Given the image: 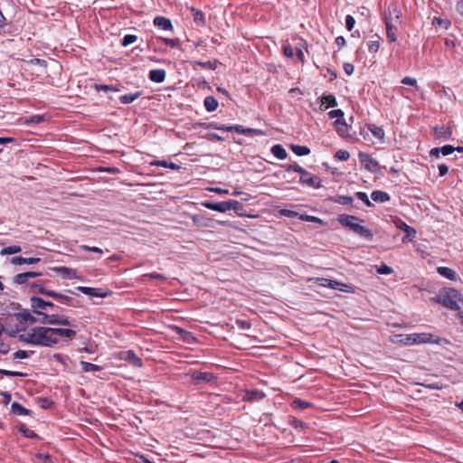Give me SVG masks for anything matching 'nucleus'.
Masks as SVG:
<instances>
[{"mask_svg":"<svg viewBox=\"0 0 463 463\" xmlns=\"http://www.w3.org/2000/svg\"><path fill=\"white\" fill-rule=\"evenodd\" d=\"M289 424L296 430H303L305 427H306V424L299 420H297V419H291L289 420Z\"/></svg>","mask_w":463,"mask_h":463,"instance_id":"8fccbe9b","label":"nucleus"},{"mask_svg":"<svg viewBox=\"0 0 463 463\" xmlns=\"http://www.w3.org/2000/svg\"><path fill=\"white\" fill-rule=\"evenodd\" d=\"M439 149L443 156H449V155L452 154L456 148L453 146L446 145V146H443L442 147H440Z\"/></svg>","mask_w":463,"mask_h":463,"instance_id":"6e6d98bb","label":"nucleus"},{"mask_svg":"<svg viewBox=\"0 0 463 463\" xmlns=\"http://www.w3.org/2000/svg\"><path fill=\"white\" fill-rule=\"evenodd\" d=\"M15 316L20 322L29 324H35L36 322H40V319H36L27 309H24L23 311L17 313Z\"/></svg>","mask_w":463,"mask_h":463,"instance_id":"f3484780","label":"nucleus"},{"mask_svg":"<svg viewBox=\"0 0 463 463\" xmlns=\"http://www.w3.org/2000/svg\"><path fill=\"white\" fill-rule=\"evenodd\" d=\"M284 167L286 168L287 171H294L300 175L305 172V169L302 166H300L299 165H298L297 163L285 165Z\"/></svg>","mask_w":463,"mask_h":463,"instance_id":"a18cd8bd","label":"nucleus"},{"mask_svg":"<svg viewBox=\"0 0 463 463\" xmlns=\"http://www.w3.org/2000/svg\"><path fill=\"white\" fill-rule=\"evenodd\" d=\"M218 100L213 96H207L203 101L205 109L209 112L216 110V109L218 108Z\"/></svg>","mask_w":463,"mask_h":463,"instance_id":"bb28decb","label":"nucleus"},{"mask_svg":"<svg viewBox=\"0 0 463 463\" xmlns=\"http://www.w3.org/2000/svg\"><path fill=\"white\" fill-rule=\"evenodd\" d=\"M141 95L140 91L135 93L125 94L119 97V100L122 104H129L135 101Z\"/></svg>","mask_w":463,"mask_h":463,"instance_id":"7c9ffc66","label":"nucleus"},{"mask_svg":"<svg viewBox=\"0 0 463 463\" xmlns=\"http://www.w3.org/2000/svg\"><path fill=\"white\" fill-rule=\"evenodd\" d=\"M12 413L14 415H30L31 411L25 407H12Z\"/></svg>","mask_w":463,"mask_h":463,"instance_id":"37998d69","label":"nucleus"},{"mask_svg":"<svg viewBox=\"0 0 463 463\" xmlns=\"http://www.w3.org/2000/svg\"><path fill=\"white\" fill-rule=\"evenodd\" d=\"M336 106H337V101H336L335 97L333 94L324 95L321 97V105H320L321 110H326L329 107L334 108Z\"/></svg>","mask_w":463,"mask_h":463,"instance_id":"dca6fc26","label":"nucleus"},{"mask_svg":"<svg viewBox=\"0 0 463 463\" xmlns=\"http://www.w3.org/2000/svg\"><path fill=\"white\" fill-rule=\"evenodd\" d=\"M19 340L35 345V327L30 329L27 333L20 335Z\"/></svg>","mask_w":463,"mask_h":463,"instance_id":"4be33fe9","label":"nucleus"},{"mask_svg":"<svg viewBox=\"0 0 463 463\" xmlns=\"http://www.w3.org/2000/svg\"><path fill=\"white\" fill-rule=\"evenodd\" d=\"M120 358L130 363L136 367H141L143 365L142 360L132 350L122 352Z\"/></svg>","mask_w":463,"mask_h":463,"instance_id":"9b49d317","label":"nucleus"},{"mask_svg":"<svg viewBox=\"0 0 463 463\" xmlns=\"http://www.w3.org/2000/svg\"><path fill=\"white\" fill-rule=\"evenodd\" d=\"M335 157L338 160L345 161L350 157V154L346 150L340 149L335 153Z\"/></svg>","mask_w":463,"mask_h":463,"instance_id":"09e8293b","label":"nucleus"},{"mask_svg":"<svg viewBox=\"0 0 463 463\" xmlns=\"http://www.w3.org/2000/svg\"><path fill=\"white\" fill-rule=\"evenodd\" d=\"M371 198L376 203H385L390 200V195L383 191H373L371 194Z\"/></svg>","mask_w":463,"mask_h":463,"instance_id":"393cba45","label":"nucleus"},{"mask_svg":"<svg viewBox=\"0 0 463 463\" xmlns=\"http://www.w3.org/2000/svg\"><path fill=\"white\" fill-rule=\"evenodd\" d=\"M165 71L163 69L151 70L149 71V80L156 83H161L165 80Z\"/></svg>","mask_w":463,"mask_h":463,"instance_id":"a211bd4d","label":"nucleus"},{"mask_svg":"<svg viewBox=\"0 0 463 463\" xmlns=\"http://www.w3.org/2000/svg\"><path fill=\"white\" fill-rule=\"evenodd\" d=\"M80 365H81L82 371L86 372V373L87 372H97V371H100L101 370L100 366L93 364L89 363V362H81Z\"/></svg>","mask_w":463,"mask_h":463,"instance_id":"e433bc0d","label":"nucleus"},{"mask_svg":"<svg viewBox=\"0 0 463 463\" xmlns=\"http://www.w3.org/2000/svg\"><path fill=\"white\" fill-rule=\"evenodd\" d=\"M435 137L441 140H448L451 137L452 131L450 128L440 126L434 128Z\"/></svg>","mask_w":463,"mask_h":463,"instance_id":"2eb2a0df","label":"nucleus"},{"mask_svg":"<svg viewBox=\"0 0 463 463\" xmlns=\"http://www.w3.org/2000/svg\"><path fill=\"white\" fill-rule=\"evenodd\" d=\"M192 14H193V18H194V22L196 24V25L198 26H203L205 24V19H204V14L202 11L200 10H196L194 8H192Z\"/></svg>","mask_w":463,"mask_h":463,"instance_id":"c85d7f7f","label":"nucleus"},{"mask_svg":"<svg viewBox=\"0 0 463 463\" xmlns=\"http://www.w3.org/2000/svg\"><path fill=\"white\" fill-rule=\"evenodd\" d=\"M264 397V394L260 391L248 392L243 400L250 402H259Z\"/></svg>","mask_w":463,"mask_h":463,"instance_id":"5701e85b","label":"nucleus"},{"mask_svg":"<svg viewBox=\"0 0 463 463\" xmlns=\"http://www.w3.org/2000/svg\"><path fill=\"white\" fill-rule=\"evenodd\" d=\"M456 10L463 18V0H458L456 4Z\"/></svg>","mask_w":463,"mask_h":463,"instance_id":"774afa93","label":"nucleus"},{"mask_svg":"<svg viewBox=\"0 0 463 463\" xmlns=\"http://www.w3.org/2000/svg\"><path fill=\"white\" fill-rule=\"evenodd\" d=\"M354 24H355L354 18L352 15H350V14L346 15V17H345V26H346V29L348 31H352L353 30V28L354 26Z\"/></svg>","mask_w":463,"mask_h":463,"instance_id":"5fc2aeb1","label":"nucleus"},{"mask_svg":"<svg viewBox=\"0 0 463 463\" xmlns=\"http://www.w3.org/2000/svg\"><path fill=\"white\" fill-rule=\"evenodd\" d=\"M56 345L52 327H35V345L51 347Z\"/></svg>","mask_w":463,"mask_h":463,"instance_id":"7ed1b4c3","label":"nucleus"},{"mask_svg":"<svg viewBox=\"0 0 463 463\" xmlns=\"http://www.w3.org/2000/svg\"><path fill=\"white\" fill-rule=\"evenodd\" d=\"M401 17V10L397 6H393L392 10H390V16L388 18H392L393 23L400 24L402 23Z\"/></svg>","mask_w":463,"mask_h":463,"instance_id":"c9c22d12","label":"nucleus"},{"mask_svg":"<svg viewBox=\"0 0 463 463\" xmlns=\"http://www.w3.org/2000/svg\"><path fill=\"white\" fill-rule=\"evenodd\" d=\"M40 323L49 325H63L70 326L71 322L68 318L60 317L58 315L45 316L43 318H40Z\"/></svg>","mask_w":463,"mask_h":463,"instance_id":"1a4fd4ad","label":"nucleus"},{"mask_svg":"<svg viewBox=\"0 0 463 463\" xmlns=\"http://www.w3.org/2000/svg\"><path fill=\"white\" fill-rule=\"evenodd\" d=\"M31 307L33 312L40 316L41 318H43L45 316H49L48 314H46V311H48L50 308L55 307V306L52 302L45 301L37 297L31 298Z\"/></svg>","mask_w":463,"mask_h":463,"instance_id":"39448f33","label":"nucleus"},{"mask_svg":"<svg viewBox=\"0 0 463 463\" xmlns=\"http://www.w3.org/2000/svg\"><path fill=\"white\" fill-rule=\"evenodd\" d=\"M280 213L283 215V216H286V217H288V218H294L298 215V213L295 212V211H292V210H288V209H283L280 211Z\"/></svg>","mask_w":463,"mask_h":463,"instance_id":"338daca9","label":"nucleus"},{"mask_svg":"<svg viewBox=\"0 0 463 463\" xmlns=\"http://www.w3.org/2000/svg\"><path fill=\"white\" fill-rule=\"evenodd\" d=\"M369 129L371 131V133L378 139H383V137H384V130L380 128V127H377L375 125H372L369 127Z\"/></svg>","mask_w":463,"mask_h":463,"instance_id":"58836bf2","label":"nucleus"},{"mask_svg":"<svg viewBox=\"0 0 463 463\" xmlns=\"http://www.w3.org/2000/svg\"><path fill=\"white\" fill-rule=\"evenodd\" d=\"M433 24H437L442 26L445 29H449V26L451 25V22L449 20L442 19L440 17H434Z\"/></svg>","mask_w":463,"mask_h":463,"instance_id":"79ce46f5","label":"nucleus"},{"mask_svg":"<svg viewBox=\"0 0 463 463\" xmlns=\"http://www.w3.org/2000/svg\"><path fill=\"white\" fill-rule=\"evenodd\" d=\"M56 344L60 338H73L76 335V331L68 328H52Z\"/></svg>","mask_w":463,"mask_h":463,"instance_id":"ddd939ff","label":"nucleus"},{"mask_svg":"<svg viewBox=\"0 0 463 463\" xmlns=\"http://www.w3.org/2000/svg\"><path fill=\"white\" fill-rule=\"evenodd\" d=\"M291 150L298 156H307L310 153V149L305 146L292 145Z\"/></svg>","mask_w":463,"mask_h":463,"instance_id":"f704fd0d","label":"nucleus"},{"mask_svg":"<svg viewBox=\"0 0 463 463\" xmlns=\"http://www.w3.org/2000/svg\"><path fill=\"white\" fill-rule=\"evenodd\" d=\"M328 115H329V117L331 118H336V120L335 122V125H340L341 124L343 126H346L345 122L341 119L344 117L343 110H341V109H334V110L329 111Z\"/></svg>","mask_w":463,"mask_h":463,"instance_id":"2f4dec72","label":"nucleus"},{"mask_svg":"<svg viewBox=\"0 0 463 463\" xmlns=\"http://www.w3.org/2000/svg\"><path fill=\"white\" fill-rule=\"evenodd\" d=\"M57 271L69 279L75 278L76 276V271L74 269L66 267H60L57 269Z\"/></svg>","mask_w":463,"mask_h":463,"instance_id":"ea45409f","label":"nucleus"},{"mask_svg":"<svg viewBox=\"0 0 463 463\" xmlns=\"http://www.w3.org/2000/svg\"><path fill=\"white\" fill-rule=\"evenodd\" d=\"M41 273L39 272H33V271H28L24 273H20L14 276V282L19 285L26 283L30 279H34L38 276H40Z\"/></svg>","mask_w":463,"mask_h":463,"instance_id":"4468645a","label":"nucleus"},{"mask_svg":"<svg viewBox=\"0 0 463 463\" xmlns=\"http://www.w3.org/2000/svg\"><path fill=\"white\" fill-rule=\"evenodd\" d=\"M137 37L134 34H127L123 37L121 44L123 46H128L137 41Z\"/></svg>","mask_w":463,"mask_h":463,"instance_id":"c03bdc74","label":"nucleus"},{"mask_svg":"<svg viewBox=\"0 0 463 463\" xmlns=\"http://www.w3.org/2000/svg\"><path fill=\"white\" fill-rule=\"evenodd\" d=\"M32 287L34 288V291H37L41 294L47 295V296H48V293H50V291H51V290H47L46 288H43V285L38 284V283L33 284Z\"/></svg>","mask_w":463,"mask_h":463,"instance_id":"4d7b16f0","label":"nucleus"},{"mask_svg":"<svg viewBox=\"0 0 463 463\" xmlns=\"http://www.w3.org/2000/svg\"><path fill=\"white\" fill-rule=\"evenodd\" d=\"M380 42L379 41H371L368 43V50L370 52L374 53L377 52L380 49Z\"/></svg>","mask_w":463,"mask_h":463,"instance_id":"864d4df0","label":"nucleus"},{"mask_svg":"<svg viewBox=\"0 0 463 463\" xmlns=\"http://www.w3.org/2000/svg\"><path fill=\"white\" fill-rule=\"evenodd\" d=\"M329 288L343 291V292H349L351 287L343 282L331 279Z\"/></svg>","mask_w":463,"mask_h":463,"instance_id":"c756f323","label":"nucleus"},{"mask_svg":"<svg viewBox=\"0 0 463 463\" xmlns=\"http://www.w3.org/2000/svg\"><path fill=\"white\" fill-rule=\"evenodd\" d=\"M300 182L302 184H305L310 186V187H314V188L320 187V179L317 176L311 175L307 170H305V172L303 174H301Z\"/></svg>","mask_w":463,"mask_h":463,"instance_id":"9d476101","label":"nucleus"},{"mask_svg":"<svg viewBox=\"0 0 463 463\" xmlns=\"http://www.w3.org/2000/svg\"><path fill=\"white\" fill-rule=\"evenodd\" d=\"M41 260L40 258H24V257H14L11 259L13 265H23V264H36Z\"/></svg>","mask_w":463,"mask_h":463,"instance_id":"6ab92c4d","label":"nucleus"},{"mask_svg":"<svg viewBox=\"0 0 463 463\" xmlns=\"http://www.w3.org/2000/svg\"><path fill=\"white\" fill-rule=\"evenodd\" d=\"M196 64L203 69H208V70H215L216 69V61H197Z\"/></svg>","mask_w":463,"mask_h":463,"instance_id":"49530a36","label":"nucleus"},{"mask_svg":"<svg viewBox=\"0 0 463 463\" xmlns=\"http://www.w3.org/2000/svg\"><path fill=\"white\" fill-rule=\"evenodd\" d=\"M338 222L345 226L349 228L352 232L356 233L362 238L366 239L367 241H372L373 238V232L366 227L359 224L357 222L359 219L356 216L354 215H348V214H340L337 218ZM361 222H363L362 220H360Z\"/></svg>","mask_w":463,"mask_h":463,"instance_id":"f257e3e1","label":"nucleus"},{"mask_svg":"<svg viewBox=\"0 0 463 463\" xmlns=\"http://www.w3.org/2000/svg\"><path fill=\"white\" fill-rule=\"evenodd\" d=\"M48 296L54 298L58 299L60 302L70 305L72 301V298L64 295H61L60 293H57L55 291H50L48 293Z\"/></svg>","mask_w":463,"mask_h":463,"instance_id":"72a5a7b5","label":"nucleus"},{"mask_svg":"<svg viewBox=\"0 0 463 463\" xmlns=\"http://www.w3.org/2000/svg\"><path fill=\"white\" fill-rule=\"evenodd\" d=\"M270 151L275 157L280 160L285 159L288 156L287 151L281 145H274Z\"/></svg>","mask_w":463,"mask_h":463,"instance_id":"cd10ccee","label":"nucleus"},{"mask_svg":"<svg viewBox=\"0 0 463 463\" xmlns=\"http://www.w3.org/2000/svg\"><path fill=\"white\" fill-rule=\"evenodd\" d=\"M77 289L85 295H89V296H92V297H99V298L106 297V294L101 293L99 288L80 286L77 288Z\"/></svg>","mask_w":463,"mask_h":463,"instance_id":"aec40b11","label":"nucleus"},{"mask_svg":"<svg viewBox=\"0 0 463 463\" xmlns=\"http://www.w3.org/2000/svg\"><path fill=\"white\" fill-rule=\"evenodd\" d=\"M282 436H283V439H287L289 443L294 441V435L288 430L284 429L282 430Z\"/></svg>","mask_w":463,"mask_h":463,"instance_id":"bf43d9fd","label":"nucleus"},{"mask_svg":"<svg viewBox=\"0 0 463 463\" xmlns=\"http://www.w3.org/2000/svg\"><path fill=\"white\" fill-rule=\"evenodd\" d=\"M402 83L404 85H410V86H415L417 87V80L414 78L411 77H404L402 80Z\"/></svg>","mask_w":463,"mask_h":463,"instance_id":"680f3d73","label":"nucleus"},{"mask_svg":"<svg viewBox=\"0 0 463 463\" xmlns=\"http://www.w3.org/2000/svg\"><path fill=\"white\" fill-rule=\"evenodd\" d=\"M314 280L318 285H320L322 287H326V288H329L330 281H331V279H326V278H316V279H314Z\"/></svg>","mask_w":463,"mask_h":463,"instance_id":"13d9d810","label":"nucleus"},{"mask_svg":"<svg viewBox=\"0 0 463 463\" xmlns=\"http://www.w3.org/2000/svg\"><path fill=\"white\" fill-rule=\"evenodd\" d=\"M18 430L25 437L29 439H33L37 437V434L27 428L24 423L20 422L17 426Z\"/></svg>","mask_w":463,"mask_h":463,"instance_id":"473e14b6","label":"nucleus"},{"mask_svg":"<svg viewBox=\"0 0 463 463\" xmlns=\"http://www.w3.org/2000/svg\"><path fill=\"white\" fill-rule=\"evenodd\" d=\"M80 249L85 251H91V252L97 253L99 255L98 259H99L102 255V250L98 247H90L87 245H81Z\"/></svg>","mask_w":463,"mask_h":463,"instance_id":"de8ad7c7","label":"nucleus"},{"mask_svg":"<svg viewBox=\"0 0 463 463\" xmlns=\"http://www.w3.org/2000/svg\"><path fill=\"white\" fill-rule=\"evenodd\" d=\"M22 250L21 247L18 246V245H12V246H9V247H6V248H4L0 254L1 255H12V254H15V253H18Z\"/></svg>","mask_w":463,"mask_h":463,"instance_id":"4c0bfd02","label":"nucleus"},{"mask_svg":"<svg viewBox=\"0 0 463 463\" xmlns=\"http://www.w3.org/2000/svg\"><path fill=\"white\" fill-rule=\"evenodd\" d=\"M437 271L439 275H441L444 278H447L450 280H456L457 279V273L448 267H439L437 269Z\"/></svg>","mask_w":463,"mask_h":463,"instance_id":"a878e982","label":"nucleus"},{"mask_svg":"<svg viewBox=\"0 0 463 463\" xmlns=\"http://www.w3.org/2000/svg\"><path fill=\"white\" fill-rule=\"evenodd\" d=\"M384 23L386 25V34L389 42H395L397 40L395 30L397 28L398 24L393 23L392 18H388V16L384 15Z\"/></svg>","mask_w":463,"mask_h":463,"instance_id":"f8f14e48","label":"nucleus"},{"mask_svg":"<svg viewBox=\"0 0 463 463\" xmlns=\"http://www.w3.org/2000/svg\"><path fill=\"white\" fill-rule=\"evenodd\" d=\"M153 165H159V166H163V167H166V168H170V169H173V170H177L180 168V166L178 165H176L175 163H168L166 161H156L155 163H153Z\"/></svg>","mask_w":463,"mask_h":463,"instance_id":"a19ab883","label":"nucleus"},{"mask_svg":"<svg viewBox=\"0 0 463 463\" xmlns=\"http://www.w3.org/2000/svg\"><path fill=\"white\" fill-rule=\"evenodd\" d=\"M378 273L380 274H384V275H389L392 272V269L385 264L382 265L379 269H378Z\"/></svg>","mask_w":463,"mask_h":463,"instance_id":"0e129e2a","label":"nucleus"},{"mask_svg":"<svg viewBox=\"0 0 463 463\" xmlns=\"http://www.w3.org/2000/svg\"><path fill=\"white\" fill-rule=\"evenodd\" d=\"M192 379L195 384H213L216 377L212 373L194 371L192 373Z\"/></svg>","mask_w":463,"mask_h":463,"instance_id":"6e6552de","label":"nucleus"},{"mask_svg":"<svg viewBox=\"0 0 463 463\" xmlns=\"http://www.w3.org/2000/svg\"><path fill=\"white\" fill-rule=\"evenodd\" d=\"M202 205L207 209H210L213 211H217L220 213H225L229 210H234L235 212H238L241 208V203L238 201H234V200H229V201L220 202V203L204 201L202 203Z\"/></svg>","mask_w":463,"mask_h":463,"instance_id":"20e7f679","label":"nucleus"},{"mask_svg":"<svg viewBox=\"0 0 463 463\" xmlns=\"http://www.w3.org/2000/svg\"><path fill=\"white\" fill-rule=\"evenodd\" d=\"M401 230H402L405 233H406V236L405 238L402 239V241L404 242L406 240H408L409 241H412V239L415 237L416 235V231L414 228L407 225L405 222H402L401 225L398 226Z\"/></svg>","mask_w":463,"mask_h":463,"instance_id":"b1692460","label":"nucleus"},{"mask_svg":"<svg viewBox=\"0 0 463 463\" xmlns=\"http://www.w3.org/2000/svg\"><path fill=\"white\" fill-rule=\"evenodd\" d=\"M244 128L241 125H234V126H230L229 128H226V131L230 132V131H236L237 133H240V134H244Z\"/></svg>","mask_w":463,"mask_h":463,"instance_id":"e2e57ef3","label":"nucleus"},{"mask_svg":"<svg viewBox=\"0 0 463 463\" xmlns=\"http://www.w3.org/2000/svg\"><path fill=\"white\" fill-rule=\"evenodd\" d=\"M29 357V353L24 350H19L14 354V359H26Z\"/></svg>","mask_w":463,"mask_h":463,"instance_id":"052dcab7","label":"nucleus"},{"mask_svg":"<svg viewBox=\"0 0 463 463\" xmlns=\"http://www.w3.org/2000/svg\"><path fill=\"white\" fill-rule=\"evenodd\" d=\"M154 24L163 30H172L173 28L171 21L163 16H156L154 19Z\"/></svg>","mask_w":463,"mask_h":463,"instance_id":"412c9836","label":"nucleus"},{"mask_svg":"<svg viewBox=\"0 0 463 463\" xmlns=\"http://www.w3.org/2000/svg\"><path fill=\"white\" fill-rule=\"evenodd\" d=\"M337 203L341 204H351L353 203V197L345 195L339 196Z\"/></svg>","mask_w":463,"mask_h":463,"instance_id":"69168bd1","label":"nucleus"},{"mask_svg":"<svg viewBox=\"0 0 463 463\" xmlns=\"http://www.w3.org/2000/svg\"><path fill=\"white\" fill-rule=\"evenodd\" d=\"M358 157L362 165L371 173H377L380 169L379 163L376 159L373 158L369 154L360 152Z\"/></svg>","mask_w":463,"mask_h":463,"instance_id":"0eeeda50","label":"nucleus"},{"mask_svg":"<svg viewBox=\"0 0 463 463\" xmlns=\"http://www.w3.org/2000/svg\"><path fill=\"white\" fill-rule=\"evenodd\" d=\"M178 334L186 342L190 343L191 340L194 339V336L190 332H187L186 330L178 328Z\"/></svg>","mask_w":463,"mask_h":463,"instance_id":"3c124183","label":"nucleus"},{"mask_svg":"<svg viewBox=\"0 0 463 463\" xmlns=\"http://www.w3.org/2000/svg\"><path fill=\"white\" fill-rule=\"evenodd\" d=\"M438 302L451 310H459V302L463 303V298L455 289H449L438 296Z\"/></svg>","mask_w":463,"mask_h":463,"instance_id":"f03ea898","label":"nucleus"},{"mask_svg":"<svg viewBox=\"0 0 463 463\" xmlns=\"http://www.w3.org/2000/svg\"><path fill=\"white\" fill-rule=\"evenodd\" d=\"M404 345L426 344L437 342L433 339V335L427 333L406 335L402 339Z\"/></svg>","mask_w":463,"mask_h":463,"instance_id":"423d86ee","label":"nucleus"},{"mask_svg":"<svg viewBox=\"0 0 463 463\" xmlns=\"http://www.w3.org/2000/svg\"><path fill=\"white\" fill-rule=\"evenodd\" d=\"M355 196L361 200L362 202H364L367 206H373V203H371V201L369 200L367 194L364 192H357L355 194Z\"/></svg>","mask_w":463,"mask_h":463,"instance_id":"603ef678","label":"nucleus"}]
</instances>
